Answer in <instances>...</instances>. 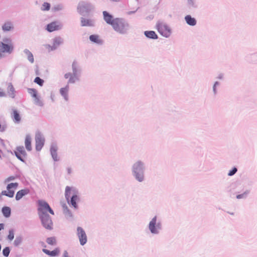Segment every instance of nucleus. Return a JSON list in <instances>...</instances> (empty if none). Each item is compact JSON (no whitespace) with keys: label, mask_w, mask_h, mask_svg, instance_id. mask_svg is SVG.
<instances>
[{"label":"nucleus","mask_w":257,"mask_h":257,"mask_svg":"<svg viewBox=\"0 0 257 257\" xmlns=\"http://www.w3.org/2000/svg\"><path fill=\"white\" fill-rule=\"evenodd\" d=\"M103 19L105 22L110 25L113 29L120 34H125L128 29V24L122 19H113L112 15L106 11L103 12Z\"/></svg>","instance_id":"nucleus-1"},{"label":"nucleus","mask_w":257,"mask_h":257,"mask_svg":"<svg viewBox=\"0 0 257 257\" xmlns=\"http://www.w3.org/2000/svg\"><path fill=\"white\" fill-rule=\"evenodd\" d=\"M65 198L68 203L72 205L75 208L77 207L76 202L79 200L77 191L73 188L67 186L65 188Z\"/></svg>","instance_id":"nucleus-2"},{"label":"nucleus","mask_w":257,"mask_h":257,"mask_svg":"<svg viewBox=\"0 0 257 257\" xmlns=\"http://www.w3.org/2000/svg\"><path fill=\"white\" fill-rule=\"evenodd\" d=\"M4 42H0V52L11 53L13 50V46L11 40L9 38L3 40Z\"/></svg>","instance_id":"nucleus-3"},{"label":"nucleus","mask_w":257,"mask_h":257,"mask_svg":"<svg viewBox=\"0 0 257 257\" xmlns=\"http://www.w3.org/2000/svg\"><path fill=\"white\" fill-rule=\"evenodd\" d=\"M38 205V211L39 215H42L43 214H47V211H49L52 215L54 214V211L46 201L43 200H39Z\"/></svg>","instance_id":"nucleus-4"},{"label":"nucleus","mask_w":257,"mask_h":257,"mask_svg":"<svg viewBox=\"0 0 257 257\" xmlns=\"http://www.w3.org/2000/svg\"><path fill=\"white\" fill-rule=\"evenodd\" d=\"M19 184L16 183H11L8 184L7 186V190L2 192V195L12 198L14 196L15 191L18 188Z\"/></svg>","instance_id":"nucleus-5"},{"label":"nucleus","mask_w":257,"mask_h":257,"mask_svg":"<svg viewBox=\"0 0 257 257\" xmlns=\"http://www.w3.org/2000/svg\"><path fill=\"white\" fill-rule=\"evenodd\" d=\"M42 223L44 227L47 229H51L53 227V222L50 217L47 214L40 215Z\"/></svg>","instance_id":"nucleus-6"},{"label":"nucleus","mask_w":257,"mask_h":257,"mask_svg":"<svg viewBox=\"0 0 257 257\" xmlns=\"http://www.w3.org/2000/svg\"><path fill=\"white\" fill-rule=\"evenodd\" d=\"M157 30L158 32L162 35L166 37H169L171 33L170 28L165 24L159 23L157 26Z\"/></svg>","instance_id":"nucleus-7"},{"label":"nucleus","mask_w":257,"mask_h":257,"mask_svg":"<svg viewBox=\"0 0 257 257\" xmlns=\"http://www.w3.org/2000/svg\"><path fill=\"white\" fill-rule=\"evenodd\" d=\"M36 149L37 151H40L44 146L45 139L40 132H37L35 135Z\"/></svg>","instance_id":"nucleus-8"},{"label":"nucleus","mask_w":257,"mask_h":257,"mask_svg":"<svg viewBox=\"0 0 257 257\" xmlns=\"http://www.w3.org/2000/svg\"><path fill=\"white\" fill-rule=\"evenodd\" d=\"M77 235L79 238L80 244L84 245L87 240L86 234L84 229L81 227H78L77 228Z\"/></svg>","instance_id":"nucleus-9"},{"label":"nucleus","mask_w":257,"mask_h":257,"mask_svg":"<svg viewBox=\"0 0 257 257\" xmlns=\"http://www.w3.org/2000/svg\"><path fill=\"white\" fill-rule=\"evenodd\" d=\"M14 152L18 159L22 162H24V160L27 156V153L23 146L17 147Z\"/></svg>","instance_id":"nucleus-10"},{"label":"nucleus","mask_w":257,"mask_h":257,"mask_svg":"<svg viewBox=\"0 0 257 257\" xmlns=\"http://www.w3.org/2000/svg\"><path fill=\"white\" fill-rule=\"evenodd\" d=\"M61 25L58 22H53L47 25L46 30L49 32H52L61 29Z\"/></svg>","instance_id":"nucleus-11"},{"label":"nucleus","mask_w":257,"mask_h":257,"mask_svg":"<svg viewBox=\"0 0 257 257\" xmlns=\"http://www.w3.org/2000/svg\"><path fill=\"white\" fill-rule=\"evenodd\" d=\"M30 193L29 189H24L19 191L16 195V199L19 200L22 199L24 196Z\"/></svg>","instance_id":"nucleus-12"},{"label":"nucleus","mask_w":257,"mask_h":257,"mask_svg":"<svg viewBox=\"0 0 257 257\" xmlns=\"http://www.w3.org/2000/svg\"><path fill=\"white\" fill-rule=\"evenodd\" d=\"M69 87L68 85H67L65 87L61 88L60 90V93L62 96H63L65 100H68V91Z\"/></svg>","instance_id":"nucleus-13"},{"label":"nucleus","mask_w":257,"mask_h":257,"mask_svg":"<svg viewBox=\"0 0 257 257\" xmlns=\"http://www.w3.org/2000/svg\"><path fill=\"white\" fill-rule=\"evenodd\" d=\"M157 218L156 217H154L152 220L150 221L149 224V229L152 233H157V230L156 228L155 225L156 224Z\"/></svg>","instance_id":"nucleus-14"},{"label":"nucleus","mask_w":257,"mask_h":257,"mask_svg":"<svg viewBox=\"0 0 257 257\" xmlns=\"http://www.w3.org/2000/svg\"><path fill=\"white\" fill-rule=\"evenodd\" d=\"M42 251L46 254L52 256H57L60 253V250L58 248H56L52 251H50L47 249L43 248Z\"/></svg>","instance_id":"nucleus-15"},{"label":"nucleus","mask_w":257,"mask_h":257,"mask_svg":"<svg viewBox=\"0 0 257 257\" xmlns=\"http://www.w3.org/2000/svg\"><path fill=\"white\" fill-rule=\"evenodd\" d=\"M31 138L29 135H27L25 140V145L27 151H31L32 150Z\"/></svg>","instance_id":"nucleus-16"},{"label":"nucleus","mask_w":257,"mask_h":257,"mask_svg":"<svg viewBox=\"0 0 257 257\" xmlns=\"http://www.w3.org/2000/svg\"><path fill=\"white\" fill-rule=\"evenodd\" d=\"M81 24L83 27L88 26L91 27L93 26V22L92 20L89 19H86L85 18H81Z\"/></svg>","instance_id":"nucleus-17"},{"label":"nucleus","mask_w":257,"mask_h":257,"mask_svg":"<svg viewBox=\"0 0 257 257\" xmlns=\"http://www.w3.org/2000/svg\"><path fill=\"white\" fill-rule=\"evenodd\" d=\"M14 28L12 23L10 22H6L2 26V29L4 31H10Z\"/></svg>","instance_id":"nucleus-18"},{"label":"nucleus","mask_w":257,"mask_h":257,"mask_svg":"<svg viewBox=\"0 0 257 257\" xmlns=\"http://www.w3.org/2000/svg\"><path fill=\"white\" fill-rule=\"evenodd\" d=\"M143 169V164L141 162H137L135 163L133 167L134 173H137V172H141Z\"/></svg>","instance_id":"nucleus-19"},{"label":"nucleus","mask_w":257,"mask_h":257,"mask_svg":"<svg viewBox=\"0 0 257 257\" xmlns=\"http://www.w3.org/2000/svg\"><path fill=\"white\" fill-rule=\"evenodd\" d=\"M185 19L186 23L189 25L194 26L196 24L195 19L193 18H192L190 15L186 16L185 18Z\"/></svg>","instance_id":"nucleus-20"},{"label":"nucleus","mask_w":257,"mask_h":257,"mask_svg":"<svg viewBox=\"0 0 257 257\" xmlns=\"http://www.w3.org/2000/svg\"><path fill=\"white\" fill-rule=\"evenodd\" d=\"M2 213L5 217H9L11 214V208L7 206L4 207L2 208Z\"/></svg>","instance_id":"nucleus-21"},{"label":"nucleus","mask_w":257,"mask_h":257,"mask_svg":"<svg viewBox=\"0 0 257 257\" xmlns=\"http://www.w3.org/2000/svg\"><path fill=\"white\" fill-rule=\"evenodd\" d=\"M145 35L148 38L156 39L158 38V36L154 31H146Z\"/></svg>","instance_id":"nucleus-22"},{"label":"nucleus","mask_w":257,"mask_h":257,"mask_svg":"<svg viewBox=\"0 0 257 257\" xmlns=\"http://www.w3.org/2000/svg\"><path fill=\"white\" fill-rule=\"evenodd\" d=\"M89 39L91 41L97 44H100L102 42L101 40L99 39V36L96 35H90Z\"/></svg>","instance_id":"nucleus-23"},{"label":"nucleus","mask_w":257,"mask_h":257,"mask_svg":"<svg viewBox=\"0 0 257 257\" xmlns=\"http://www.w3.org/2000/svg\"><path fill=\"white\" fill-rule=\"evenodd\" d=\"M51 155L52 156L53 158L55 161H57L58 160L57 159V149L53 147L51 148Z\"/></svg>","instance_id":"nucleus-24"},{"label":"nucleus","mask_w":257,"mask_h":257,"mask_svg":"<svg viewBox=\"0 0 257 257\" xmlns=\"http://www.w3.org/2000/svg\"><path fill=\"white\" fill-rule=\"evenodd\" d=\"M46 242L50 245H54L56 244V239L54 237H48L46 240Z\"/></svg>","instance_id":"nucleus-25"},{"label":"nucleus","mask_w":257,"mask_h":257,"mask_svg":"<svg viewBox=\"0 0 257 257\" xmlns=\"http://www.w3.org/2000/svg\"><path fill=\"white\" fill-rule=\"evenodd\" d=\"M29 93L34 98H37V91L36 89L29 88L28 90Z\"/></svg>","instance_id":"nucleus-26"},{"label":"nucleus","mask_w":257,"mask_h":257,"mask_svg":"<svg viewBox=\"0 0 257 257\" xmlns=\"http://www.w3.org/2000/svg\"><path fill=\"white\" fill-rule=\"evenodd\" d=\"M25 52L27 55L28 59L29 60V61L31 63H33L34 58L33 54L28 50H26Z\"/></svg>","instance_id":"nucleus-27"},{"label":"nucleus","mask_w":257,"mask_h":257,"mask_svg":"<svg viewBox=\"0 0 257 257\" xmlns=\"http://www.w3.org/2000/svg\"><path fill=\"white\" fill-rule=\"evenodd\" d=\"M136 176V178L139 181H142L143 180L144 176L142 172H137V173H134Z\"/></svg>","instance_id":"nucleus-28"},{"label":"nucleus","mask_w":257,"mask_h":257,"mask_svg":"<svg viewBox=\"0 0 257 257\" xmlns=\"http://www.w3.org/2000/svg\"><path fill=\"white\" fill-rule=\"evenodd\" d=\"M50 4L48 3H44L41 7V10L43 11H49L50 10Z\"/></svg>","instance_id":"nucleus-29"},{"label":"nucleus","mask_w":257,"mask_h":257,"mask_svg":"<svg viewBox=\"0 0 257 257\" xmlns=\"http://www.w3.org/2000/svg\"><path fill=\"white\" fill-rule=\"evenodd\" d=\"M22 241L21 237H17L14 242V244L16 246L19 245Z\"/></svg>","instance_id":"nucleus-30"},{"label":"nucleus","mask_w":257,"mask_h":257,"mask_svg":"<svg viewBox=\"0 0 257 257\" xmlns=\"http://www.w3.org/2000/svg\"><path fill=\"white\" fill-rule=\"evenodd\" d=\"M34 82L38 84V85H39L40 86H42L44 83V80L39 77H37L35 78Z\"/></svg>","instance_id":"nucleus-31"},{"label":"nucleus","mask_w":257,"mask_h":257,"mask_svg":"<svg viewBox=\"0 0 257 257\" xmlns=\"http://www.w3.org/2000/svg\"><path fill=\"white\" fill-rule=\"evenodd\" d=\"M21 117L19 113H14V120L16 123H19L20 121Z\"/></svg>","instance_id":"nucleus-32"},{"label":"nucleus","mask_w":257,"mask_h":257,"mask_svg":"<svg viewBox=\"0 0 257 257\" xmlns=\"http://www.w3.org/2000/svg\"><path fill=\"white\" fill-rule=\"evenodd\" d=\"M9 88L10 89V91H11V93H10L9 95L11 98H14L15 97V93H14V88L13 87L12 85H9Z\"/></svg>","instance_id":"nucleus-33"},{"label":"nucleus","mask_w":257,"mask_h":257,"mask_svg":"<svg viewBox=\"0 0 257 257\" xmlns=\"http://www.w3.org/2000/svg\"><path fill=\"white\" fill-rule=\"evenodd\" d=\"M10 248L8 247H5L3 250V253L5 256H8L10 254Z\"/></svg>","instance_id":"nucleus-34"},{"label":"nucleus","mask_w":257,"mask_h":257,"mask_svg":"<svg viewBox=\"0 0 257 257\" xmlns=\"http://www.w3.org/2000/svg\"><path fill=\"white\" fill-rule=\"evenodd\" d=\"M14 238V232L13 230H9V235L8 236V238L10 240H12Z\"/></svg>","instance_id":"nucleus-35"},{"label":"nucleus","mask_w":257,"mask_h":257,"mask_svg":"<svg viewBox=\"0 0 257 257\" xmlns=\"http://www.w3.org/2000/svg\"><path fill=\"white\" fill-rule=\"evenodd\" d=\"M77 79V77H76V75H72L71 77H70V79L68 80V83H74L76 80Z\"/></svg>","instance_id":"nucleus-36"},{"label":"nucleus","mask_w":257,"mask_h":257,"mask_svg":"<svg viewBox=\"0 0 257 257\" xmlns=\"http://www.w3.org/2000/svg\"><path fill=\"white\" fill-rule=\"evenodd\" d=\"M72 69L73 73L74 75H76L77 71V64L75 62H73L72 64Z\"/></svg>","instance_id":"nucleus-37"},{"label":"nucleus","mask_w":257,"mask_h":257,"mask_svg":"<svg viewBox=\"0 0 257 257\" xmlns=\"http://www.w3.org/2000/svg\"><path fill=\"white\" fill-rule=\"evenodd\" d=\"M15 179V178L14 177V176H10L7 178H6L5 181H4V183L5 184L6 183H9L10 182L14 180V179Z\"/></svg>","instance_id":"nucleus-38"},{"label":"nucleus","mask_w":257,"mask_h":257,"mask_svg":"<svg viewBox=\"0 0 257 257\" xmlns=\"http://www.w3.org/2000/svg\"><path fill=\"white\" fill-rule=\"evenodd\" d=\"M236 171H237V169L236 168H233V169L232 170L229 171L228 175L229 176H232L236 172Z\"/></svg>","instance_id":"nucleus-39"},{"label":"nucleus","mask_w":257,"mask_h":257,"mask_svg":"<svg viewBox=\"0 0 257 257\" xmlns=\"http://www.w3.org/2000/svg\"><path fill=\"white\" fill-rule=\"evenodd\" d=\"M72 74H71L70 73H66L64 75V77L66 79H70V77H71V75Z\"/></svg>","instance_id":"nucleus-40"},{"label":"nucleus","mask_w":257,"mask_h":257,"mask_svg":"<svg viewBox=\"0 0 257 257\" xmlns=\"http://www.w3.org/2000/svg\"><path fill=\"white\" fill-rule=\"evenodd\" d=\"M244 196V194H240V195H238L237 196H236V198L237 199H240L241 198H242L243 196Z\"/></svg>","instance_id":"nucleus-41"},{"label":"nucleus","mask_w":257,"mask_h":257,"mask_svg":"<svg viewBox=\"0 0 257 257\" xmlns=\"http://www.w3.org/2000/svg\"><path fill=\"white\" fill-rule=\"evenodd\" d=\"M5 96V93L0 88V96L2 97V96Z\"/></svg>","instance_id":"nucleus-42"},{"label":"nucleus","mask_w":257,"mask_h":257,"mask_svg":"<svg viewBox=\"0 0 257 257\" xmlns=\"http://www.w3.org/2000/svg\"><path fill=\"white\" fill-rule=\"evenodd\" d=\"M4 225L3 223H0V230L4 228Z\"/></svg>","instance_id":"nucleus-43"},{"label":"nucleus","mask_w":257,"mask_h":257,"mask_svg":"<svg viewBox=\"0 0 257 257\" xmlns=\"http://www.w3.org/2000/svg\"><path fill=\"white\" fill-rule=\"evenodd\" d=\"M67 171H68V174H70L71 173V169L70 168H68L67 169Z\"/></svg>","instance_id":"nucleus-44"},{"label":"nucleus","mask_w":257,"mask_h":257,"mask_svg":"<svg viewBox=\"0 0 257 257\" xmlns=\"http://www.w3.org/2000/svg\"><path fill=\"white\" fill-rule=\"evenodd\" d=\"M67 255H68V253L66 251H65L64 253V255L65 256V257H67Z\"/></svg>","instance_id":"nucleus-45"},{"label":"nucleus","mask_w":257,"mask_h":257,"mask_svg":"<svg viewBox=\"0 0 257 257\" xmlns=\"http://www.w3.org/2000/svg\"><path fill=\"white\" fill-rule=\"evenodd\" d=\"M217 84V82H216L214 85V90H215V87L216 86V85Z\"/></svg>","instance_id":"nucleus-46"},{"label":"nucleus","mask_w":257,"mask_h":257,"mask_svg":"<svg viewBox=\"0 0 257 257\" xmlns=\"http://www.w3.org/2000/svg\"><path fill=\"white\" fill-rule=\"evenodd\" d=\"M2 56H3L2 54L1 53H0V58H1V57H2Z\"/></svg>","instance_id":"nucleus-47"}]
</instances>
